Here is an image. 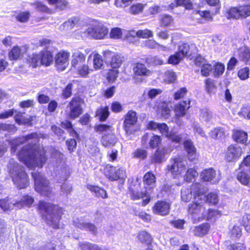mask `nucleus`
<instances>
[{
	"mask_svg": "<svg viewBox=\"0 0 250 250\" xmlns=\"http://www.w3.org/2000/svg\"><path fill=\"white\" fill-rule=\"evenodd\" d=\"M83 100L80 97H73L69 103L70 112L69 117L71 119H75L78 117L83 113L82 104Z\"/></svg>",
	"mask_w": 250,
	"mask_h": 250,
	"instance_id": "nucleus-12",
	"label": "nucleus"
},
{
	"mask_svg": "<svg viewBox=\"0 0 250 250\" xmlns=\"http://www.w3.org/2000/svg\"><path fill=\"white\" fill-rule=\"evenodd\" d=\"M164 156L158 149L152 157L151 162L154 163H161L164 160Z\"/></svg>",
	"mask_w": 250,
	"mask_h": 250,
	"instance_id": "nucleus-51",
	"label": "nucleus"
},
{
	"mask_svg": "<svg viewBox=\"0 0 250 250\" xmlns=\"http://www.w3.org/2000/svg\"><path fill=\"white\" fill-rule=\"evenodd\" d=\"M96 132L103 134L101 139V143L106 147L114 146L117 142L118 139L114 133L113 127L105 124H99L95 127Z\"/></svg>",
	"mask_w": 250,
	"mask_h": 250,
	"instance_id": "nucleus-5",
	"label": "nucleus"
},
{
	"mask_svg": "<svg viewBox=\"0 0 250 250\" xmlns=\"http://www.w3.org/2000/svg\"><path fill=\"white\" fill-rule=\"evenodd\" d=\"M172 18L170 15H165L161 19V24L164 26H168L172 23Z\"/></svg>",
	"mask_w": 250,
	"mask_h": 250,
	"instance_id": "nucleus-62",
	"label": "nucleus"
},
{
	"mask_svg": "<svg viewBox=\"0 0 250 250\" xmlns=\"http://www.w3.org/2000/svg\"><path fill=\"white\" fill-rule=\"evenodd\" d=\"M119 71L117 69L110 70L108 72L107 79L110 82H113L118 77Z\"/></svg>",
	"mask_w": 250,
	"mask_h": 250,
	"instance_id": "nucleus-64",
	"label": "nucleus"
},
{
	"mask_svg": "<svg viewBox=\"0 0 250 250\" xmlns=\"http://www.w3.org/2000/svg\"><path fill=\"white\" fill-rule=\"evenodd\" d=\"M122 32L121 29L118 27L113 28L110 33V36L111 38L117 39L121 38Z\"/></svg>",
	"mask_w": 250,
	"mask_h": 250,
	"instance_id": "nucleus-60",
	"label": "nucleus"
},
{
	"mask_svg": "<svg viewBox=\"0 0 250 250\" xmlns=\"http://www.w3.org/2000/svg\"><path fill=\"white\" fill-rule=\"evenodd\" d=\"M38 208L47 224L54 229L59 228V221L62 214V208L50 203L42 201L39 202Z\"/></svg>",
	"mask_w": 250,
	"mask_h": 250,
	"instance_id": "nucleus-3",
	"label": "nucleus"
},
{
	"mask_svg": "<svg viewBox=\"0 0 250 250\" xmlns=\"http://www.w3.org/2000/svg\"><path fill=\"white\" fill-rule=\"evenodd\" d=\"M229 18H245L250 15V6L245 5L238 7H232L228 12Z\"/></svg>",
	"mask_w": 250,
	"mask_h": 250,
	"instance_id": "nucleus-13",
	"label": "nucleus"
},
{
	"mask_svg": "<svg viewBox=\"0 0 250 250\" xmlns=\"http://www.w3.org/2000/svg\"><path fill=\"white\" fill-rule=\"evenodd\" d=\"M75 226L81 229H85L91 231L95 234L97 232V229L93 224L84 222L82 219H76L74 221Z\"/></svg>",
	"mask_w": 250,
	"mask_h": 250,
	"instance_id": "nucleus-19",
	"label": "nucleus"
},
{
	"mask_svg": "<svg viewBox=\"0 0 250 250\" xmlns=\"http://www.w3.org/2000/svg\"><path fill=\"white\" fill-rule=\"evenodd\" d=\"M103 66V60L102 56L98 53L95 54L93 57V67L96 70L101 69Z\"/></svg>",
	"mask_w": 250,
	"mask_h": 250,
	"instance_id": "nucleus-40",
	"label": "nucleus"
},
{
	"mask_svg": "<svg viewBox=\"0 0 250 250\" xmlns=\"http://www.w3.org/2000/svg\"><path fill=\"white\" fill-rule=\"evenodd\" d=\"M147 155V151L142 148H138L136 149L133 153V157L142 160L146 159Z\"/></svg>",
	"mask_w": 250,
	"mask_h": 250,
	"instance_id": "nucleus-44",
	"label": "nucleus"
},
{
	"mask_svg": "<svg viewBox=\"0 0 250 250\" xmlns=\"http://www.w3.org/2000/svg\"><path fill=\"white\" fill-rule=\"evenodd\" d=\"M40 59V54H33L30 57L29 62L33 67H36L39 65H41Z\"/></svg>",
	"mask_w": 250,
	"mask_h": 250,
	"instance_id": "nucleus-42",
	"label": "nucleus"
},
{
	"mask_svg": "<svg viewBox=\"0 0 250 250\" xmlns=\"http://www.w3.org/2000/svg\"><path fill=\"white\" fill-rule=\"evenodd\" d=\"M146 190L144 191L139 192L134 190H130L131 197L133 200H138L140 198H143L145 196H147L148 192L147 191V188L146 187Z\"/></svg>",
	"mask_w": 250,
	"mask_h": 250,
	"instance_id": "nucleus-38",
	"label": "nucleus"
},
{
	"mask_svg": "<svg viewBox=\"0 0 250 250\" xmlns=\"http://www.w3.org/2000/svg\"><path fill=\"white\" fill-rule=\"evenodd\" d=\"M34 199L31 196L26 195L22 196L21 199L15 202V207L21 208L24 207H30L33 203Z\"/></svg>",
	"mask_w": 250,
	"mask_h": 250,
	"instance_id": "nucleus-26",
	"label": "nucleus"
},
{
	"mask_svg": "<svg viewBox=\"0 0 250 250\" xmlns=\"http://www.w3.org/2000/svg\"><path fill=\"white\" fill-rule=\"evenodd\" d=\"M105 173L110 181L120 180L123 183L126 178V171L122 167L117 169L116 167L108 165L105 168Z\"/></svg>",
	"mask_w": 250,
	"mask_h": 250,
	"instance_id": "nucleus-8",
	"label": "nucleus"
},
{
	"mask_svg": "<svg viewBox=\"0 0 250 250\" xmlns=\"http://www.w3.org/2000/svg\"><path fill=\"white\" fill-rule=\"evenodd\" d=\"M49 2L55 5L56 7L60 10L64 9L67 5V2L64 0H48Z\"/></svg>",
	"mask_w": 250,
	"mask_h": 250,
	"instance_id": "nucleus-46",
	"label": "nucleus"
},
{
	"mask_svg": "<svg viewBox=\"0 0 250 250\" xmlns=\"http://www.w3.org/2000/svg\"><path fill=\"white\" fill-rule=\"evenodd\" d=\"M201 67V74L203 76L205 77L209 75L212 69L211 65L209 64L208 62H207Z\"/></svg>",
	"mask_w": 250,
	"mask_h": 250,
	"instance_id": "nucleus-58",
	"label": "nucleus"
},
{
	"mask_svg": "<svg viewBox=\"0 0 250 250\" xmlns=\"http://www.w3.org/2000/svg\"><path fill=\"white\" fill-rule=\"evenodd\" d=\"M238 114L245 119H250V105H244L239 112Z\"/></svg>",
	"mask_w": 250,
	"mask_h": 250,
	"instance_id": "nucleus-47",
	"label": "nucleus"
},
{
	"mask_svg": "<svg viewBox=\"0 0 250 250\" xmlns=\"http://www.w3.org/2000/svg\"><path fill=\"white\" fill-rule=\"evenodd\" d=\"M198 175V172L193 168H189L188 169L185 177V180L188 182L191 181L192 179Z\"/></svg>",
	"mask_w": 250,
	"mask_h": 250,
	"instance_id": "nucleus-53",
	"label": "nucleus"
},
{
	"mask_svg": "<svg viewBox=\"0 0 250 250\" xmlns=\"http://www.w3.org/2000/svg\"><path fill=\"white\" fill-rule=\"evenodd\" d=\"M87 188L91 192H94L95 196L97 197H101L102 198H108L106 191L103 188L90 185H87Z\"/></svg>",
	"mask_w": 250,
	"mask_h": 250,
	"instance_id": "nucleus-30",
	"label": "nucleus"
},
{
	"mask_svg": "<svg viewBox=\"0 0 250 250\" xmlns=\"http://www.w3.org/2000/svg\"><path fill=\"white\" fill-rule=\"evenodd\" d=\"M242 153V149L241 147L237 145H231L227 148L225 159L228 162H232L240 157Z\"/></svg>",
	"mask_w": 250,
	"mask_h": 250,
	"instance_id": "nucleus-14",
	"label": "nucleus"
},
{
	"mask_svg": "<svg viewBox=\"0 0 250 250\" xmlns=\"http://www.w3.org/2000/svg\"><path fill=\"white\" fill-rule=\"evenodd\" d=\"M190 101H183L175 106V112L177 116H183L186 114V111L189 108Z\"/></svg>",
	"mask_w": 250,
	"mask_h": 250,
	"instance_id": "nucleus-22",
	"label": "nucleus"
},
{
	"mask_svg": "<svg viewBox=\"0 0 250 250\" xmlns=\"http://www.w3.org/2000/svg\"><path fill=\"white\" fill-rule=\"evenodd\" d=\"M184 146L188 153V158L190 161H193L197 157L196 148L192 142L189 140L184 142Z\"/></svg>",
	"mask_w": 250,
	"mask_h": 250,
	"instance_id": "nucleus-23",
	"label": "nucleus"
},
{
	"mask_svg": "<svg viewBox=\"0 0 250 250\" xmlns=\"http://www.w3.org/2000/svg\"><path fill=\"white\" fill-rule=\"evenodd\" d=\"M183 58L176 52L175 54L171 55L168 60V63L172 64H178Z\"/></svg>",
	"mask_w": 250,
	"mask_h": 250,
	"instance_id": "nucleus-59",
	"label": "nucleus"
},
{
	"mask_svg": "<svg viewBox=\"0 0 250 250\" xmlns=\"http://www.w3.org/2000/svg\"><path fill=\"white\" fill-rule=\"evenodd\" d=\"M168 172L174 176L180 174L186 169V162L181 157L171 158L167 166Z\"/></svg>",
	"mask_w": 250,
	"mask_h": 250,
	"instance_id": "nucleus-9",
	"label": "nucleus"
},
{
	"mask_svg": "<svg viewBox=\"0 0 250 250\" xmlns=\"http://www.w3.org/2000/svg\"><path fill=\"white\" fill-rule=\"evenodd\" d=\"M189 51V46L188 44L183 43L179 45L178 51L177 53L182 58L187 56Z\"/></svg>",
	"mask_w": 250,
	"mask_h": 250,
	"instance_id": "nucleus-37",
	"label": "nucleus"
},
{
	"mask_svg": "<svg viewBox=\"0 0 250 250\" xmlns=\"http://www.w3.org/2000/svg\"><path fill=\"white\" fill-rule=\"evenodd\" d=\"M79 75L82 77H86L91 70L89 67L84 64H83L75 68Z\"/></svg>",
	"mask_w": 250,
	"mask_h": 250,
	"instance_id": "nucleus-41",
	"label": "nucleus"
},
{
	"mask_svg": "<svg viewBox=\"0 0 250 250\" xmlns=\"http://www.w3.org/2000/svg\"><path fill=\"white\" fill-rule=\"evenodd\" d=\"M72 65L74 68L83 64L85 62V56L79 51H75L73 54Z\"/></svg>",
	"mask_w": 250,
	"mask_h": 250,
	"instance_id": "nucleus-25",
	"label": "nucleus"
},
{
	"mask_svg": "<svg viewBox=\"0 0 250 250\" xmlns=\"http://www.w3.org/2000/svg\"><path fill=\"white\" fill-rule=\"evenodd\" d=\"M180 6H184L188 10L193 8V4L191 0H174V2L169 5L168 9H172Z\"/></svg>",
	"mask_w": 250,
	"mask_h": 250,
	"instance_id": "nucleus-21",
	"label": "nucleus"
},
{
	"mask_svg": "<svg viewBox=\"0 0 250 250\" xmlns=\"http://www.w3.org/2000/svg\"><path fill=\"white\" fill-rule=\"evenodd\" d=\"M237 179L241 184L250 187V178L247 173L245 172H239L237 176Z\"/></svg>",
	"mask_w": 250,
	"mask_h": 250,
	"instance_id": "nucleus-36",
	"label": "nucleus"
},
{
	"mask_svg": "<svg viewBox=\"0 0 250 250\" xmlns=\"http://www.w3.org/2000/svg\"><path fill=\"white\" fill-rule=\"evenodd\" d=\"M16 130V128L14 125L4 123L0 124V132L7 131L9 133H14Z\"/></svg>",
	"mask_w": 250,
	"mask_h": 250,
	"instance_id": "nucleus-48",
	"label": "nucleus"
},
{
	"mask_svg": "<svg viewBox=\"0 0 250 250\" xmlns=\"http://www.w3.org/2000/svg\"><path fill=\"white\" fill-rule=\"evenodd\" d=\"M195 184V183L192 184L190 188H188L185 187L182 188L181 190V199L183 201L185 202H189L192 198V193L194 195V190L192 189V186Z\"/></svg>",
	"mask_w": 250,
	"mask_h": 250,
	"instance_id": "nucleus-32",
	"label": "nucleus"
},
{
	"mask_svg": "<svg viewBox=\"0 0 250 250\" xmlns=\"http://www.w3.org/2000/svg\"><path fill=\"white\" fill-rule=\"evenodd\" d=\"M41 63L46 66L50 65L53 62V57L50 51H42L40 53Z\"/></svg>",
	"mask_w": 250,
	"mask_h": 250,
	"instance_id": "nucleus-24",
	"label": "nucleus"
},
{
	"mask_svg": "<svg viewBox=\"0 0 250 250\" xmlns=\"http://www.w3.org/2000/svg\"><path fill=\"white\" fill-rule=\"evenodd\" d=\"M137 37L139 38H148L153 36L152 31L146 29L145 30H139L137 31Z\"/></svg>",
	"mask_w": 250,
	"mask_h": 250,
	"instance_id": "nucleus-50",
	"label": "nucleus"
},
{
	"mask_svg": "<svg viewBox=\"0 0 250 250\" xmlns=\"http://www.w3.org/2000/svg\"><path fill=\"white\" fill-rule=\"evenodd\" d=\"M40 137L44 135L37 133H32L11 141V152L15 153L21 144L27 142L29 145H25L17 153L18 159L28 168H33L36 167H42L46 161L43 152L36 150L35 145L39 142Z\"/></svg>",
	"mask_w": 250,
	"mask_h": 250,
	"instance_id": "nucleus-1",
	"label": "nucleus"
},
{
	"mask_svg": "<svg viewBox=\"0 0 250 250\" xmlns=\"http://www.w3.org/2000/svg\"><path fill=\"white\" fill-rule=\"evenodd\" d=\"M144 5L141 3H137L132 5L129 9L130 12L132 14H137L142 12Z\"/></svg>",
	"mask_w": 250,
	"mask_h": 250,
	"instance_id": "nucleus-56",
	"label": "nucleus"
},
{
	"mask_svg": "<svg viewBox=\"0 0 250 250\" xmlns=\"http://www.w3.org/2000/svg\"><path fill=\"white\" fill-rule=\"evenodd\" d=\"M170 208L169 203L163 201H159L155 204L152 208V211L156 214L165 216L169 213Z\"/></svg>",
	"mask_w": 250,
	"mask_h": 250,
	"instance_id": "nucleus-15",
	"label": "nucleus"
},
{
	"mask_svg": "<svg viewBox=\"0 0 250 250\" xmlns=\"http://www.w3.org/2000/svg\"><path fill=\"white\" fill-rule=\"evenodd\" d=\"M209 229V226L208 224H203L198 227H195L193 229V233L195 235L201 236L207 234Z\"/></svg>",
	"mask_w": 250,
	"mask_h": 250,
	"instance_id": "nucleus-33",
	"label": "nucleus"
},
{
	"mask_svg": "<svg viewBox=\"0 0 250 250\" xmlns=\"http://www.w3.org/2000/svg\"><path fill=\"white\" fill-rule=\"evenodd\" d=\"M103 54L105 62L112 68L117 69L121 65L123 62L121 55L109 50L104 51Z\"/></svg>",
	"mask_w": 250,
	"mask_h": 250,
	"instance_id": "nucleus-11",
	"label": "nucleus"
},
{
	"mask_svg": "<svg viewBox=\"0 0 250 250\" xmlns=\"http://www.w3.org/2000/svg\"><path fill=\"white\" fill-rule=\"evenodd\" d=\"M180 6H184L188 10L193 8V4L191 0H174V2L169 5L168 9H172Z\"/></svg>",
	"mask_w": 250,
	"mask_h": 250,
	"instance_id": "nucleus-20",
	"label": "nucleus"
},
{
	"mask_svg": "<svg viewBox=\"0 0 250 250\" xmlns=\"http://www.w3.org/2000/svg\"><path fill=\"white\" fill-rule=\"evenodd\" d=\"M250 69L248 67L241 69L238 72V76L241 80H246L249 78Z\"/></svg>",
	"mask_w": 250,
	"mask_h": 250,
	"instance_id": "nucleus-57",
	"label": "nucleus"
},
{
	"mask_svg": "<svg viewBox=\"0 0 250 250\" xmlns=\"http://www.w3.org/2000/svg\"><path fill=\"white\" fill-rule=\"evenodd\" d=\"M206 216L205 218L208 220L215 219L220 216V212L215 209H208V212H206Z\"/></svg>",
	"mask_w": 250,
	"mask_h": 250,
	"instance_id": "nucleus-54",
	"label": "nucleus"
},
{
	"mask_svg": "<svg viewBox=\"0 0 250 250\" xmlns=\"http://www.w3.org/2000/svg\"><path fill=\"white\" fill-rule=\"evenodd\" d=\"M109 115V109L107 106H101L96 111V116L100 121H104Z\"/></svg>",
	"mask_w": 250,
	"mask_h": 250,
	"instance_id": "nucleus-31",
	"label": "nucleus"
},
{
	"mask_svg": "<svg viewBox=\"0 0 250 250\" xmlns=\"http://www.w3.org/2000/svg\"><path fill=\"white\" fill-rule=\"evenodd\" d=\"M108 32L107 28L102 23L98 22L89 27L81 36L83 38L89 37L96 39H102Z\"/></svg>",
	"mask_w": 250,
	"mask_h": 250,
	"instance_id": "nucleus-7",
	"label": "nucleus"
},
{
	"mask_svg": "<svg viewBox=\"0 0 250 250\" xmlns=\"http://www.w3.org/2000/svg\"><path fill=\"white\" fill-rule=\"evenodd\" d=\"M15 206L14 203H9L8 198L0 200V207L4 211H8Z\"/></svg>",
	"mask_w": 250,
	"mask_h": 250,
	"instance_id": "nucleus-39",
	"label": "nucleus"
},
{
	"mask_svg": "<svg viewBox=\"0 0 250 250\" xmlns=\"http://www.w3.org/2000/svg\"><path fill=\"white\" fill-rule=\"evenodd\" d=\"M200 176L205 181H213L214 183H218L220 180L219 178H216V172L212 168L204 170Z\"/></svg>",
	"mask_w": 250,
	"mask_h": 250,
	"instance_id": "nucleus-18",
	"label": "nucleus"
},
{
	"mask_svg": "<svg viewBox=\"0 0 250 250\" xmlns=\"http://www.w3.org/2000/svg\"><path fill=\"white\" fill-rule=\"evenodd\" d=\"M21 55V51L19 47L15 46L13 48L9 53V57L10 60H16Z\"/></svg>",
	"mask_w": 250,
	"mask_h": 250,
	"instance_id": "nucleus-52",
	"label": "nucleus"
},
{
	"mask_svg": "<svg viewBox=\"0 0 250 250\" xmlns=\"http://www.w3.org/2000/svg\"><path fill=\"white\" fill-rule=\"evenodd\" d=\"M133 71L134 73V79L136 82H139L142 81L141 79H138L137 76H148L150 74V71L147 69L146 65L143 63H136L133 65Z\"/></svg>",
	"mask_w": 250,
	"mask_h": 250,
	"instance_id": "nucleus-17",
	"label": "nucleus"
},
{
	"mask_svg": "<svg viewBox=\"0 0 250 250\" xmlns=\"http://www.w3.org/2000/svg\"><path fill=\"white\" fill-rule=\"evenodd\" d=\"M29 15L30 14L28 12H21L17 16L16 19L20 22H25L28 20Z\"/></svg>",
	"mask_w": 250,
	"mask_h": 250,
	"instance_id": "nucleus-63",
	"label": "nucleus"
},
{
	"mask_svg": "<svg viewBox=\"0 0 250 250\" xmlns=\"http://www.w3.org/2000/svg\"><path fill=\"white\" fill-rule=\"evenodd\" d=\"M137 121V113L134 111L129 110L125 116L123 126L127 135H130L135 131L134 125Z\"/></svg>",
	"mask_w": 250,
	"mask_h": 250,
	"instance_id": "nucleus-10",
	"label": "nucleus"
},
{
	"mask_svg": "<svg viewBox=\"0 0 250 250\" xmlns=\"http://www.w3.org/2000/svg\"><path fill=\"white\" fill-rule=\"evenodd\" d=\"M73 84L69 83L62 90V96L63 99H66L69 98L72 95Z\"/></svg>",
	"mask_w": 250,
	"mask_h": 250,
	"instance_id": "nucleus-49",
	"label": "nucleus"
},
{
	"mask_svg": "<svg viewBox=\"0 0 250 250\" xmlns=\"http://www.w3.org/2000/svg\"><path fill=\"white\" fill-rule=\"evenodd\" d=\"M236 55L242 61L247 62L250 59V49L246 46H242L237 50Z\"/></svg>",
	"mask_w": 250,
	"mask_h": 250,
	"instance_id": "nucleus-29",
	"label": "nucleus"
},
{
	"mask_svg": "<svg viewBox=\"0 0 250 250\" xmlns=\"http://www.w3.org/2000/svg\"><path fill=\"white\" fill-rule=\"evenodd\" d=\"M8 169L10 176L17 188L23 189L28 187L29 179L23 166L11 159L8 165Z\"/></svg>",
	"mask_w": 250,
	"mask_h": 250,
	"instance_id": "nucleus-4",
	"label": "nucleus"
},
{
	"mask_svg": "<svg viewBox=\"0 0 250 250\" xmlns=\"http://www.w3.org/2000/svg\"><path fill=\"white\" fill-rule=\"evenodd\" d=\"M161 143V138L158 135H153L150 138L149 142V147L154 148L158 147Z\"/></svg>",
	"mask_w": 250,
	"mask_h": 250,
	"instance_id": "nucleus-43",
	"label": "nucleus"
},
{
	"mask_svg": "<svg viewBox=\"0 0 250 250\" xmlns=\"http://www.w3.org/2000/svg\"><path fill=\"white\" fill-rule=\"evenodd\" d=\"M210 135L212 138L222 139L225 137L224 129L222 127L215 128L211 131Z\"/></svg>",
	"mask_w": 250,
	"mask_h": 250,
	"instance_id": "nucleus-35",
	"label": "nucleus"
},
{
	"mask_svg": "<svg viewBox=\"0 0 250 250\" xmlns=\"http://www.w3.org/2000/svg\"><path fill=\"white\" fill-rule=\"evenodd\" d=\"M138 239L143 243L148 245L151 243L152 237L150 234L145 231H141L138 235Z\"/></svg>",
	"mask_w": 250,
	"mask_h": 250,
	"instance_id": "nucleus-34",
	"label": "nucleus"
},
{
	"mask_svg": "<svg viewBox=\"0 0 250 250\" xmlns=\"http://www.w3.org/2000/svg\"><path fill=\"white\" fill-rule=\"evenodd\" d=\"M219 199L217 195L214 192L209 193L207 196L206 195L205 204L208 202L212 205H215L218 202Z\"/></svg>",
	"mask_w": 250,
	"mask_h": 250,
	"instance_id": "nucleus-45",
	"label": "nucleus"
},
{
	"mask_svg": "<svg viewBox=\"0 0 250 250\" xmlns=\"http://www.w3.org/2000/svg\"><path fill=\"white\" fill-rule=\"evenodd\" d=\"M232 138L237 143L245 144L248 140V134L242 130H235L233 132Z\"/></svg>",
	"mask_w": 250,
	"mask_h": 250,
	"instance_id": "nucleus-27",
	"label": "nucleus"
},
{
	"mask_svg": "<svg viewBox=\"0 0 250 250\" xmlns=\"http://www.w3.org/2000/svg\"><path fill=\"white\" fill-rule=\"evenodd\" d=\"M32 176L35 181V190L41 194L50 198L52 191L49 185V181L38 172H32Z\"/></svg>",
	"mask_w": 250,
	"mask_h": 250,
	"instance_id": "nucleus-6",
	"label": "nucleus"
},
{
	"mask_svg": "<svg viewBox=\"0 0 250 250\" xmlns=\"http://www.w3.org/2000/svg\"><path fill=\"white\" fill-rule=\"evenodd\" d=\"M176 79V75L175 72L168 70L165 73V80L168 83H172Z\"/></svg>",
	"mask_w": 250,
	"mask_h": 250,
	"instance_id": "nucleus-55",
	"label": "nucleus"
},
{
	"mask_svg": "<svg viewBox=\"0 0 250 250\" xmlns=\"http://www.w3.org/2000/svg\"><path fill=\"white\" fill-rule=\"evenodd\" d=\"M158 130L160 132L166 137L169 136L170 132H169L168 126L165 123H160Z\"/></svg>",
	"mask_w": 250,
	"mask_h": 250,
	"instance_id": "nucleus-61",
	"label": "nucleus"
},
{
	"mask_svg": "<svg viewBox=\"0 0 250 250\" xmlns=\"http://www.w3.org/2000/svg\"><path fill=\"white\" fill-rule=\"evenodd\" d=\"M194 197L193 201L188 205V212L193 223L199 222L206 216V194L202 185L196 183L192 186Z\"/></svg>",
	"mask_w": 250,
	"mask_h": 250,
	"instance_id": "nucleus-2",
	"label": "nucleus"
},
{
	"mask_svg": "<svg viewBox=\"0 0 250 250\" xmlns=\"http://www.w3.org/2000/svg\"><path fill=\"white\" fill-rule=\"evenodd\" d=\"M143 181L145 185L148 186V190L151 189L155 185V176L151 172H146L144 176Z\"/></svg>",
	"mask_w": 250,
	"mask_h": 250,
	"instance_id": "nucleus-28",
	"label": "nucleus"
},
{
	"mask_svg": "<svg viewBox=\"0 0 250 250\" xmlns=\"http://www.w3.org/2000/svg\"><path fill=\"white\" fill-rule=\"evenodd\" d=\"M69 54L65 52H60L55 58L56 66L58 70L62 71L67 65Z\"/></svg>",
	"mask_w": 250,
	"mask_h": 250,
	"instance_id": "nucleus-16",
	"label": "nucleus"
}]
</instances>
